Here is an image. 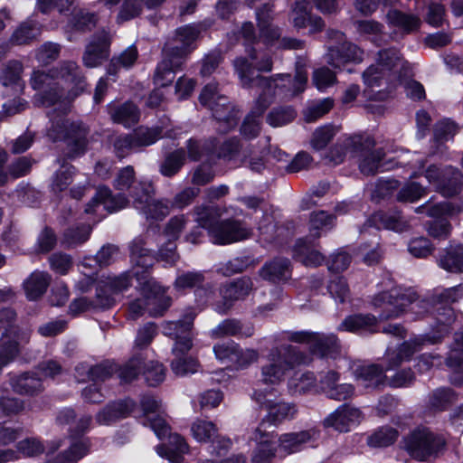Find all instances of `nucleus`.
I'll list each match as a JSON object with an SVG mask.
<instances>
[{
    "mask_svg": "<svg viewBox=\"0 0 463 463\" xmlns=\"http://www.w3.org/2000/svg\"><path fill=\"white\" fill-rule=\"evenodd\" d=\"M31 87L37 90L34 103L37 106L58 105L61 114L49 113L51 127L48 137L53 140L66 142V156L70 159L83 156L90 143V130L81 122H69L63 115L69 109L70 102L79 96L86 87L85 77L74 61H64L49 73L33 71L30 79Z\"/></svg>",
    "mask_w": 463,
    "mask_h": 463,
    "instance_id": "1",
    "label": "nucleus"
},
{
    "mask_svg": "<svg viewBox=\"0 0 463 463\" xmlns=\"http://www.w3.org/2000/svg\"><path fill=\"white\" fill-rule=\"evenodd\" d=\"M248 57H238L233 61V66L244 88H258L265 96L272 97L276 90L285 87L279 85L277 81L291 82L290 74H276L272 77H264L260 72H269L273 68L271 56L267 52H260L255 48L246 49Z\"/></svg>",
    "mask_w": 463,
    "mask_h": 463,
    "instance_id": "2",
    "label": "nucleus"
},
{
    "mask_svg": "<svg viewBox=\"0 0 463 463\" xmlns=\"http://www.w3.org/2000/svg\"><path fill=\"white\" fill-rule=\"evenodd\" d=\"M196 313L189 308L182 319L177 321H166L163 324V334L172 339L174 344L171 348V369L177 376H185L198 371V361L189 355L194 346V321Z\"/></svg>",
    "mask_w": 463,
    "mask_h": 463,
    "instance_id": "3",
    "label": "nucleus"
},
{
    "mask_svg": "<svg viewBox=\"0 0 463 463\" xmlns=\"http://www.w3.org/2000/svg\"><path fill=\"white\" fill-rule=\"evenodd\" d=\"M411 67L396 48H388L379 51L376 63L371 65L364 73L363 79L366 85L364 95L369 99L383 100L387 92L380 90L374 91L383 82L402 80V78L410 76Z\"/></svg>",
    "mask_w": 463,
    "mask_h": 463,
    "instance_id": "4",
    "label": "nucleus"
},
{
    "mask_svg": "<svg viewBox=\"0 0 463 463\" xmlns=\"http://www.w3.org/2000/svg\"><path fill=\"white\" fill-rule=\"evenodd\" d=\"M345 146L350 149V155L358 158L359 169L365 175H373L378 172L393 168V164L383 162L384 152L374 149L375 141L369 135H353L345 137Z\"/></svg>",
    "mask_w": 463,
    "mask_h": 463,
    "instance_id": "5",
    "label": "nucleus"
},
{
    "mask_svg": "<svg viewBox=\"0 0 463 463\" xmlns=\"http://www.w3.org/2000/svg\"><path fill=\"white\" fill-rule=\"evenodd\" d=\"M200 103L212 110L218 122V131L226 133L237 125V111L228 98L219 94L217 83L207 84L199 96Z\"/></svg>",
    "mask_w": 463,
    "mask_h": 463,
    "instance_id": "6",
    "label": "nucleus"
},
{
    "mask_svg": "<svg viewBox=\"0 0 463 463\" xmlns=\"http://www.w3.org/2000/svg\"><path fill=\"white\" fill-rule=\"evenodd\" d=\"M306 357L296 355L291 345L273 348L268 355V363L261 367V381L265 384L278 385L294 364H305Z\"/></svg>",
    "mask_w": 463,
    "mask_h": 463,
    "instance_id": "7",
    "label": "nucleus"
},
{
    "mask_svg": "<svg viewBox=\"0 0 463 463\" xmlns=\"http://www.w3.org/2000/svg\"><path fill=\"white\" fill-rule=\"evenodd\" d=\"M446 447L445 438L428 428H418L405 439V449L414 458L424 461L436 458Z\"/></svg>",
    "mask_w": 463,
    "mask_h": 463,
    "instance_id": "8",
    "label": "nucleus"
},
{
    "mask_svg": "<svg viewBox=\"0 0 463 463\" xmlns=\"http://www.w3.org/2000/svg\"><path fill=\"white\" fill-rule=\"evenodd\" d=\"M259 423L248 432V441L252 445V463H273L279 451L276 430H268Z\"/></svg>",
    "mask_w": 463,
    "mask_h": 463,
    "instance_id": "9",
    "label": "nucleus"
},
{
    "mask_svg": "<svg viewBox=\"0 0 463 463\" xmlns=\"http://www.w3.org/2000/svg\"><path fill=\"white\" fill-rule=\"evenodd\" d=\"M130 255L132 262L137 267L134 271H128L130 276L132 287H140V289H162V286L150 276L147 268L152 263V257L141 238H136L130 243Z\"/></svg>",
    "mask_w": 463,
    "mask_h": 463,
    "instance_id": "10",
    "label": "nucleus"
},
{
    "mask_svg": "<svg viewBox=\"0 0 463 463\" xmlns=\"http://www.w3.org/2000/svg\"><path fill=\"white\" fill-rule=\"evenodd\" d=\"M153 194L154 189L151 184L138 182L131 192L134 207L147 220L161 221L170 213V201L155 199L152 196Z\"/></svg>",
    "mask_w": 463,
    "mask_h": 463,
    "instance_id": "11",
    "label": "nucleus"
},
{
    "mask_svg": "<svg viewBox=\"0 0 463 463\" xmlns=\"http://www.w3.org/2000/svg\"><path fill=\"white\" fill-rule=\"evenodd\" d=\"M92 262H96L95 258H84L81 266L83 278L80 280L79 289L95 288V289H126L133 285L130 283L128 273L119 275L102 274L98 276L93 272L88 273L85 269L91 268Z\"/></svg>",
    "mask_w": 463,
    "mask_h": 463,
    "instance_id": "12",
    "label": "nucleus"
},
{
    "mask_svg": "<svg viewBox=\"0 0 463 463\" xmlns=\"http://www.w3.org/2000/svg\"><path fill=\"white\" fill-rule=\"evenodd\" d=\"M186 52L184 49L171 43L165 44L163 48V59L158 63L155 75L154 82L159 87L170 85L175 77V71L182 69L186 61Z\"/></svg>",
    "mask_w": 463,
    "mask_h": 463,
    "instance_id": "13",
    "label": "nucleus"
},
{
    "mask_svg": "<svg viewBox=\"0 0 463 463\" xmlns=\"http://www.w3.org/2000/svg\"><path fill=\"white\" fill-rule=\"evenodd\" d=\"M14 310L9 308L0 310V358L8 354L13 346H15L18 354L19 346L29 342L30 333L26 330L21 331L14 326Z\"/></svg>",
    "mask_w": 463,
    "mask_h": 463,
    "instance_id": "14",
    "label": "nucleus"
},
{
    "mask_svg": "<svg viewBox=\"0 0 463 463\" xmlns=\"http://www.w3.org/2000/svg\"><path fill=\"white\" fill-rule=\"evenodd\" d=\"M253 399L267 411L259 423H264L268 430H276L283 421L290 420L297 415L298 410L294 403L274 402L260 391L254 392Z\"/></svg>",
    "mask_w": 463,
    "mask_h": 463,
    "instance_id": "15",
    "label": "nucleus"
},
{
    "mask_svg": "<svg viewBox=\"0 0 463 463\" xmlns=\"http://www.w3.org/2000/svg\"><path fill=\"white\" fill-rule=\"evenodd\" d=\"M288 339L296 343H306L313 354L321 357L335 358L339 353L338 339L335 335H322L308 331L289 332Z\"/></svg>",
    "mask_w": 463,
    "mask_h": 463,
    "instance_id": "16",
    "label": "nucleus"
},
{
    "mask_svg": "<svg viewBox=\"0 0 463 463\" xmlns=\"http://www.w3.org/2000/svg\"><path fill=\"white\" fill-rule=\"evenodd\" d=\"M141 298L129 304L128 315L132 319L139 317L144 311L152 317H161L171 306V298L165 291H143Z\"/></svg>",
    "mask_w": 463,
    "mask_h": 463,
    "instance_id": "17",
    "label": "nucleus"
},
{
    "mask_svg": "<svg viewBox=\"0 0 463 463\" xmlns=\"http://www.w3.org/2000/svg\"><path fill=\"white\" fill-rule=\"evenodd\" d=\"M318 438L319 431L315 428L278 434L279 452L283 454V457L298 453L307 444L317 440Z\"/></svg>",
    "mask_w": 463,
    "mask_h": 463,
    "instance_id": "18",
    "label": "nucleus"
},
{
    "mask_svg": "<svg viewBox=\"0 0 463 463\" xmlns=\"http://www.w3.org/2000/svg\"><path fill=\"white\" fill-rule=\"evenodd\" d=\"M363 419L361 411L347 404L339 406L323 421L326 428H333L340 432H346L358 425Z\"/></svg>",
    "mask_w": 463,
    "mask_h": 463,
    "instance_id": "19",
    "label": "nucleus"
},
{
    "mask_svg": "<svg viewBox=\"0 0 463 463\" xmlns=\"http://www.w3.org/2000/svg\"><path fill=\"white\" fill-rule=\"evenodd\" d=\"M109 45L110 39L106 31L94 34L82 56L84 65L89 68L100 65L109 56Z\"/></svg>",
    "mask_w": 463,
    "mask_h": 463,
    "instance_id": "20",
    "label": "nucleus"
},
{
    "mask_svg": "<svg viewBox=\"0 0 463 463\" xmlns=\"http://www.w3.org/2000/svg\"><path fill=\"white\" fill-rule=\"evenodd\" d=\"M251 230L241 222L236 220H225L217 223L212 230V237L215 243L229 244L250 238Z\"/></svg>",
    "mask_w": 463,
    "mask_h": 463,
    "instance_id": "21",
    "label": "nucleus"
},
{
    "mask_svg": "<svg viewBox=\"0 0 463 463\" xmlns=\"http://www.w3.org/2000/svg\"><path fill=\"white\" fill-rule=\"evenodd\" d=\"M273 101V97L265 96V93H260L256 99L255 105L250 113L245 118L241 128V135L249 139L256 137L260 131V116L269 107Z\"/></svg>",
    "mask_w": 463,
    "mask_h": 463,
    "instance_id": "22",
    "label": "nucleus"
},
{
    "mask_svg": "<svg viewBox=\"0 0 463 463\" xmlns=\"http://www.w3.org/2000/svg\"><path fill=\"white\" fill-rule=\"evenodd\" d=\"M128 203V200L124 194L114 196L109 187L99 186L95 196L87 204L85 212L87 213H92L96 211L95 207H99L102 204L104 209L111 213L125 208Z\"/></svg>",
    "mask_w": 463,
    "mask_h": 463,
    "instance_id": "23",
    "label": "nucleus"
},
{
    "mask_svg": "<svg viewBox=\"0 0 463 463\" xmlns=\"http://www.w3.org/2000/svg\"><path fill=\"white\" fill-rule=\"evenodd\" d=\"M272 6L269 4L264 5L256 11L260 37L263 39L268 45H273L280 39V30L279 27L271 24Z\"/></svg>",
    "mask_w": 463,
    "mask_h": 463,
    "instance_id": "24",
    "label": "nucleus"
},
{
    "mask_svg": "<svg viewBox=\"0 0 463 463\" xmlns=\"http://www.w3.org/2000/svg\"><path fill=\"white\" fill-rule=\"evenodd\" d=\"M392 291H379L373 298V304L383 309L381 317L389 318L397 317L407 306V299L402 296L392 294Z\"/></svg>",
    "mask_w": 463,
    "mask_h": 463,
    "instance_id": "25",
    "label": "nucleus"
},
{
    "mask_svg": "<svg viewBox=\"0 0 463 463\" xmlns=\"http://www.w3.org/2000/svg\"><path fill=\"white\" fill-rule=\"evenodd\" d=\"M118 292L119 291H99L96 295L95 300L90 299L86 297L76 298L70 304L69 313L72 316H77L91 307L109 308L114 304V298H112L111 293Z\"/></svg>",
    "mask_w": 463,
    "mask_h": 463,
    "instance_id": "26",
    "label": "nucleus"
},
{
    "mask_svg": "<svg viewBox=\"0 0 463 463\" xmlns=\"http://www.w3.org/2000/svg\"><path fill=\"white\" fill-rule=\"evenodd\" d=\"M351 263V256L345 252L339 251L331 255L327 261L329 271L335 273L327 285V289H345L348 287L344 277L337 273L345 270Z\"/></svg>",
    "mask_w": 463,
    "mask_h": 463,
    "instance_id": "27",
    "label": "nucleus"
},
{
    "mask_svg": "<svg viewBox=\"0 0 463 463\" xmlns=\"http://www.w3.org/2000/svg\"><path fill=\"white\" fill-rule=\"evenodd\" d=\"M135 408V402L130 399L112 402L100 411L96 417L99 424L109 425L117 420L126 418Z\"/></svg>",
    "mask_w": 463,
    "mask_h": 463,
    "instance_id": "28",
    "label": "nucleus"
},
{
    "mask_svg": "<svg viewBox=\"0 0 463 463\" xmlns=\"http://www.w3.org/2000/svg\"><path fill=\"white\" fill-rule=\"evenodd\" d=\"M290 262L288 259L275 258L266 263L259 271L260 276L273 283L286 281L291 277Z\"/></svg>",
    "mask_w": 463,
    "mask_h": 463,
    "instance_id": "29",
    "label": "nucleus"
},
{
    "mask_svg": "<svg viewBox=\"0 0 463 463\" xmlns=\"http://www.w3.org/2000/svg\"><path fill=\"white\" fill-rule=\"evenodd\" d=\"M109 114L113 122L129 128L139 120L140 112L132 102H125L121 105L110 104L108 107Z\"/></svg>",
    "mask_w": 463,
    "mask_h": 463,
    "instance_id": "30",
    "label": "nucleus"
},
{
    "mask_svg": "<svg viewBox=\"0 0 463 463\" xmlns=\"http://www.w3.org/2000/svg\"><path fill=\"white\" fill-rule=\"evenodd\" d=\"M356 381L365 389H376L384 384V370L377 364L363 365L355 370Z\"/></svg>",
    "mask_w": 463,
    "mask_h": 463,
    "instance_id": "31",
    "label": "nucleus"
},
{
    "mask_svg": "<svg viewBox=\"0 0 463 463\" xmlns=\"http://www.w3.org/2000/svg\"><path fill=\"white\" fill-rule=\"evenodd\" d=\"M97 24V17L94 14L84 10H73L67 24L68 40L74 41L73 33H86L92 30Z\"/></svg>",
    "mask_w": 463,
    "mask_h": 463,
    "instance_id": "32",
    "label": "nucleus"
},
{
    "mask_svg": "<svg viewBox=\"0 0 463 463\" xmlns=\"http://www.w3.org/2000/svg\"><path fill=\"white\" fill-rule=\"evenodd\" d=\"M254 328L251 325H242L235 319H225L210 332L212 338H221L228 335L251 336Z\"/></svg>",
    "mask_w": 463,
    "mask_h": 463,
    "instance_id": "33",
    "label": "nucleus"
},
{
    "mask_svg": "<svg viewBox=\"0 0 463 463\" xmlns=\"http://www.w3.org/2000/svg\"><path fill=\"white\" fill-rule=\"evenodd\" d=\"M42 33V28L39 23L33 19H28L14 30L11 36V43L16 45L30 44L37 40Z\"/></svg>",
    "mask_w": 463,
    "mask_h": 463,
    "instance_id": "34",
    "label": "nucleus"
},
{
    "mask_svg": "<svg viewBox=\"0 0 463 463\" xmlns=\"http://www.w3.org/2000/svg\"><path fill=\"white\" fill-rule=\"evenodd\" d=\"M207 293V298L213 301L215 311L220 314L226 313L233 307L236 301L243 299L246 291H203Z\"/></svg>",
    "mask_w": 463,
    "mask_h": 463,
    "instance_id": "35",
    "label": "nucleus"
},
{
    "mask_svg": "<svg viewBox=\"0 0 463 463\" xmlns=\"http://www.w3.org/2000/svg\"><path fill=\"white\" fill-rule=\"evenodd\" d=\"M14 391L23 395H34L43 391L40 378L33 373H24L11 379Z\"/></svg>",
    "mask_w": 463,
    "mask_h": 463,
    "instance_id": "36",
    "label": "nucleus"
},
{
    "mask_svg": "<svg viewBox=\"0 0 463 463\" xmlns=\"http://www.w3.org/2000/svg\"><path fill=\"white\" fill-rule=\"evenodd\" d=\"M463 184V174L458 168L447 166L443 169L442 180L438 190L444 196L458 194Z\"/></svg>",
    "mask_w": 463,
    "mask_h": 463,
    "instance_id": "37",
    "label": "nucleus"
},
{
    "mask_svg": "<svg viewBox=\"0 0 463 463\" xmlns=\"http://www.w3.org/2000/svg\"><path fill=\"white\" fill-rule=\"evenodd\" d=\"M421 341L418 338L404 342L399 348L398 352H387L386 359L388 365L386 370H392L394 367L400 365L404 360L410 359V357L417 351L420 350Z\"/></svg>",
    "mask_w": 463,
    "mask_h": 463,
    "instance_id": "38",
    "label": "nucleus"
},
{
    "mask_svg": "<svg viewBox=\"0 0 463 463\" xmlns=\"http://www.w3.org/2000/svg\"><path fill=\"white\" fill-rule=\"evenodd\" d=\"M335 223V216L325 211L313 212L309 218V236L319 238L323 233L331 230Z\"/></svg>",
    "mask_w": 463,
    "mask_h": 463,
    "instance_id": "39",
    "label": "nucleus"
},
{
    "mask_svg": "<svg viewBox=\"0 0 463 463\" xmlns=\"http://www.w3.org/2000/svg\"><path fill=\"white\" fill-rule=\"evenodd\" d=\"M440 268L450 272L463 271V245L450 246L439 259Z\"/></svg>",
    "mask_w": 463,
    "mask_h": 463,
    "instance_id": "40",
    "label": "nucleus"
},
{
    "mask_svg": "<svg viewBox=\"0 0 463 463\" xmlns=\"http://www.w3.org/2000/svg\"><path fill=\"white\" fill-rule=\"evenodd\" d=\"M386 18L391 25L401 28L407 33L416 30L420 23L416 15L405 14L397 9L389 10Z\"/></svg>",
    "mask_w": 463,
    "mask_h": 463,
    "instance_id": "41",
    "label": "nucleus"
},
{
    "mask_svg": "<svg viewBox=\"0 0 463 463\" xmlns=\"http://www.w3.org/2000/svg\"><path fill=\"white\" fill-rule=\"evenodd\" d=\"M199 34V31L192 26L185 25L184 27H180L175 32V36L174 39L168 41L165 44H173L178 46L180 49H184L186 52V57L191 53L194 48H191V45L197 39Z\"/></svg>",
    "mask_w": 463,
    "mask_h": 463,
    "instance_id": "42",
    "label": "nucleus"
},
{
    "mask_svg": "<svg viewBox=\"0 0 463 463\" xmlns=\"http://www.w3.org/2000/svg\"><path fill=\"white\" fill-rule=\"evenodd\" d=\"M295 258L306 266H317L324 260L323 255L311 249L304 239L298 240L295 246Z\"/></svg>",
    "mask_w": 463,
    "mask_h": 463,
    "instance_id": "43",
    "label": "nucleus"
},
{
    "mask_svg": "<svg viewBox=\"0 0 463 463\" xmlns=\"http://www.w3.org/2000/svg\"><path fill=\"white\" fill-rule=\"evenodd\" d=\"M185 158V152L183 148L168 153L160 165V173L166 177L174 176L184 165Z\"/></svg>",
    "mask_w": 463,
    "mask_h": 463,
    "instance_id": "44",
    "label": "nucleus"
},
{
    "mask_svg": "<svg viewBox=\"0 0 463 463\" xmlns=\"http://www.w3.org/2000/svg\"><path fill=\"white\" fill-rule=\"evenodd\" d=\"M22 71L23 64L18 61H11L0 73V81L4 86H12L16 90H21L23 88L21 82Z\"/></svg>",
    "mask_w": 463,
    "mask_h": 463,
    "instance_id": "45",
    "label": "nucleus"
},
{
    "mask_svg": "<svg viewBox=\"0 0 463 463\" xmlns=\"http://www.w3.org/2000/svg\"><path fill=\"white\" fill-rule=\"evenodd\" d=\"M316 384V377L313 373H295L288 380V390L292 394H302L310 391Z\"/></svg>",
    "mask_w": 463,
    "mask_h": 463,
    "instance_id": "46",
    "label": "nucleus"
},
{
    "mask_svg": "<svg viewBox=\"0 0 463 463\" xmlns=\"http://www.w3.org/2000/svg\"><path fill=\"white\" fill-rule=\"evenodd\" d=\"M354 25L358 34L378 44L384 28L381 23L374 20H358Z\"/></svg>",
    "mask_w": 463,
    "mask_h": 463,
    "instance_id": "47",
    "label": "nucleus"
},
{
    "mask_svg": "<svg viewBox=\"0 0 463 463\" xmlns=\"http://www.w3.org/2000/svg\"><path fill=\"white\" fill-rule=\"evenodd\" d=\"M296 115L291 106L275 107L267 115V122L273 128H279L292 122Z\"/></svg>",
    "mask_w": 463,
    "mask_h": 463,
    "instance_id": "48",
    "label": "nucleus"
},
{
    "mask_svg": "<svg viewBox=\"0 0 463 463\" xmlns=\"http://www.w3.org/2000/svg\"><path fill=\"white\" fill-rule=\"evenodd\" d=\"M376 318L372 315H354L346 317L339 326V330L357 332L369 329L375 325Z\"/></svg>",
    "mask_w": 463,
    "mask_h": 463,
    "instance_id": "49",
    "label": "nucleus"
},
{
    "mask_svg": "<svg viewBox=\"0 0 463 463\" xmlns=\"http://www.w3.org/2000/svg\"><path fill=\"white\" fill-rule=\"evenodd\" d=\"M398 437V431L389 426H383L376 430L367 439V444L373 448H382L392 445Z\"/></svg>",
    "mask_w": 463,
    "mask_h": 463,
    "instance_id": "50",
    "label": "nucleus"
},
{
    "mask_svg": "<svg viewBox=\"0 0 463 463\" xmlns=\"http://www.w3.org/2000/svg\"><path fill=\"white\" fill-rule=\"evenodd\" d=\"M90 232L91 227L87 224L69 228L64 232L61 242L69 248L76 247L89 239Z\"/></svg>",
    "mask_w": 463,
    "mask_h": 463,
    "instance_id": "51",
    "label": "nucleus"
},
{
    "mask_svg": "<svg viewBox=\"0 0 463 463\" xmlns=\"http://www.w3.org/2000/svg\"><path fill=\"white\" fill-rule=\"evenodd\" d=\"M144 372L143 359L139 356H135L127 362L123 366H117V373L121 383H128L135 379Z\"/></svg>",
    "mask_w": 463,
    "mask_h": 463,
    "instance_id": "52",
    "label": "nucleus"
},
{
    "mask_svg": "<svg viewBox=\"0 0 463 463\" xmlns=\"http://www.w3.org/2000/svg\"><path fill=\"white\" fill-rule=\"evenodd\" d=\"M75 172L76 168L73 165L63 163L61 167L52 176V190L54 193L66 190L71 184Z\"/></svg>",
    "mask_w": 463,
    "mask_h": 463,
    "instance_id": "53",
    "label": "nucleus"
},
{
    "mask_svg": "<svg viewBox=\"0 0 463 463\" xmlns=\"http://www.w3.org/2000/svg\"><path fill=\"white\" fill-rule=\"evenodd\" d=\"M191 432L198 442H208L216 436L217 429L212 421L196 420L191 426Z\"/></svg>",
    "mask_w": 463,
    "mask_h": 463,
    "instance_id": "54",
    "label": "nucleus"
},
{
    "mask_svg": "<svg viewBox=\"0 0 463 463\" xmlns=\"http://www.w3.org/2000/svg\"><path fill=\"white\" fill-rule=\"evenodd\" d=\"M205 281V274L203 271H186L179 274L175 281L177 288H201Z\"/></svg>",
    "mask_w": 463,
    "mask_h": 463,
    "instance_id": "55",
    "label": "nucleus"
},
{
    "mask_svg": "<svg viewBox=\"0 0 463 463\" xmlns=\"http://www.w3.org/2000/svg\"><path fill=\"white\" fill-rule=\"evenodd\" d=\"M373 220L379 226L395 232H402L408 227L407 222L400 213L391 214L386 213H378L374 214Z\"/></svg>",
    "mask_w": 463,
    "mask_h": 463,
    "instance_id": "56",
    "label": "nucleus"
},
{
    "mask_svg": "<svg viewBox=\"0 0 463 463\" xmlns=\"http://www.w3.org/2000/svg\"><path fill=\"white\" fill-rule=\"evenodd\" d=\"M168 435V448L166 449L167 451L165 452V455L171 462L178 463L181 458V455L188 452V444L179 434L175 433Z\"/></svg>",
    "mask_w": 463,
    "mask_h": 463,
    "instance_id": "57",
    "label": "nucleus"
},
{
    "mask_svg": "<svg viewBox=\"0 0 463 463\" xmlns=\"http://www.w3.org/2000/svg\"><path fill=\"white\" fill-rule=\"evenodd\" d=\"M334 106V100L326 98L312 102L303 112L307 122H313L330 111Z\"/></svg>",
    "mask_w": 463,
    "mask_h": 463,
    "instance_id": "58",
    "label": "nucleus"
},
{
    "mask_svg": "<svg viewBox=\"0 0 463 463\" xmlns=\"http://www.w3.org/2000/svg\"><path fill=\"white\" fill-rule=\"evenodd\" d=\"M136 147L147 146L156 142L162 137L159 128H139L132 133Z\"/></svg>",
    "mask_w": 463,
    "mask_h": 463,
    "instance_id": "59",
    "label": "nucleus"
},
{
    "mask_svg": "<svg viewBox=\"0 0 463 463\" xmlns=\"http://www.w3.org/2000/svg\"><path fill=\"white\" fill-rule=\"evenodd\" d=\"M218 211L213 207H202L196 210V222L201 228L208 230L209 234L212 236V230H213L217 223Z\"/></svg>",
    "mask_w": 463,
    "mask_h": 463,
    "instance_id": "60",
    "label": "nucleus"
},
{
    "mask_svg": "<svg viewBox=\"0 0 463 463\" xmlns=\"http://www.w3.org/2000/svg\"><path fill=\"white\" fill-rule=\"evenodd\" d=\"M144 5V0H124L117 16L118 23L121 24L138 16Z\"/></svg>",
    "mask_w": 463,
    "mask_h": 463,
    "instance_id": "61",
    "label": "nucleus"
},
{
    "mask_svg": "<svg viewBox=\"0 0 463 463\" xmlns=\"http://www.w3.org/2000/svg\"><path fill=\"white\" fill-rule=\"evenodd\" d=\"M335 135V129L330 125L322 126L315 130L311 146L315 150L325 148Z\"/></svg>",
    "mask_w": 463,
    "mask_h": 463,
    "instance_id": "62",
    "label": "nucleus"
},
{
    "mask_svg": "<svg viewBox=\"0 0 463 463\" xmlns=\"http://www.w3.org/2000/svg\"><path fill=\"white\" fill-rule=\"evenodd\" d=\"M426 194V189L416 182L404 185L397 194V200L403 203H413Z\"/></svg>",
    "mask_w": 463,
    "mask_h": 463,
    "instance_id": "63",
    "label": "nucleus"
},
{
    "mask_svg": "<svg viewBox=\"0 0 463 463\" xmlns=\"http://www.w3.org/2000/svg\"><path fill=\"white\" fill-rule=\"evenodd\" d=\"M239 345L233 342L229 341L226 343L217 344L213 346V352L218 360L226 364H233L234 359L237 357V350Z\"/></svg>",
    "mask_w": 463,
    "mask_h": 463,
    "instance_id": "64",
    "label": "nucleus"
}]
</instances>
